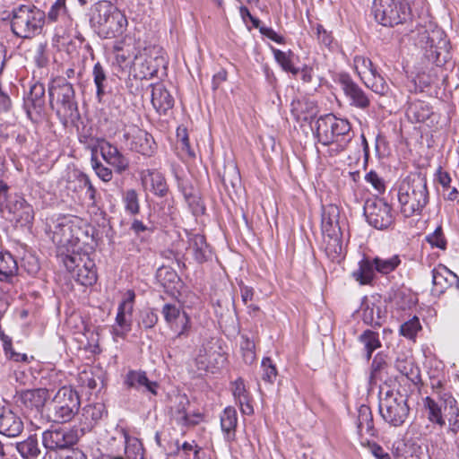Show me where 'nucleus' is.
<instances>
[{
    "label": "nucleus",
    "instance_id": "58",
    "mask_svg": "<svg viewBox=\"0 0 459 459\" xmlns=\"http://www.w3.org/2000/svg\"><path fill=\"white\" fill-rule=\"evenodd\" d=\"M92 168L95 170L97 176L104 182H108L112 179V171L110 169L105 167L96 159H91Z\"/></svg>",
    "mask_w": 459,
    "mask_h": 459
},
{
    "label": "nucleus",
    "instance_id": "52",
    "mask_svg": "<svg viewBox=\"0 0 459 459\" xmlns=\"http://www.w3.org/2000/svg\"><path fill=\"white\" fill-rule=\"evenodd\" d=\"M161 312L166 322L169 324L171 327H173L174 324H178L182 316L179 307L173 304H165Z\"/></svg>",
    "mask_w": 459,
    "mask_h": 459
},
{
    "label": "nucleus",
    "instance_id": "28",
    "mask_svg": "<svg viewBox=\"0 0 459 459\" xmlns=\"http://www.w3.org/2000/svg\"><path fill=\"white\" fill-rule=\"evenodd\" d=\"M394 368L413 384L420 381V369L415 366L411 358H408L403 354L397 356L394 361Z\"/></svg>",
    "mask_w": 459,
    "mask_h": 459
},
{
    "label": "nucleus",
    "instance_id": "59",
    "mask_svg": "<svg viewBox=\"0 0 459 459\" xmlns=\"http://www.w3.org/2000/svg\"><path fill=\"white\" fill-rule=\"evenodd\" d=\"M365 179L370 183L371 186L377 191L378 194H382L385 190V186L383 179L374 170L369 171Z\"/></svg>",
    "mask_w": 459,
    "mask_h": 459
},
{
    "label": "nucleus",
    "instance_id": "57",
    "mask_svg": "<svg viewBox=\"0 0 459 459\" xmlns=\"http://www.w3.org/2000/svg\"><path fill=\"white\" fill-rule=\"evenodd\" d=\"M459 412V409L456 406V401L454 397L448 395L443 398V419L446 420L450 416Z\"/></svg>",
    "mask_w": 459,
    "mask_h": 459
},
{
    "label": "nucleus",
    "instance_id": "5",
    "mask_svg": "<svg viewBox=\"0 0 459 459\" xmlns=\"http://www.w3.org/2000/svg\"><path fill=\"white\" fill-rule=\"evenodd\" d=\"M49 105L56 111L63 124L74 121L78 117L75 91L72 83L65 78L53 79L48 85Z\"/></svg>",
    "mask_w": 459,
    "mask_h": 459
},
{
    "label": "nucleus",
    "instance_id": "43",
    "mask_svg": "<svg viewBox=\"0 0 459 459\" xmlns=\"http://www.w3.org/2000/svg\"><path fill=\"white\" fill-rule=\"evenodd\" d=\"M125 455L126 459H144V449L141 441L133 437H125Z\"/></svg>",
    "mask_w": 459,
    "mask_h": 459
},
{
    "label": "nucleus",
    "instance_id": "10",
    "mask_svg": "<svg viewBox=\"0 0 459 459\" xmlns=\"http://www.w3.org/2000/svg\"><path fill=\"white\" fill-rule=\"evenodd\" d=\"M66 269L77 282L83 286H91L97 281L95 263L87 254H73L64 258Z\"/></svg>",
    "mask_w": 459,
    "mask_h": 459
},
{
    "label": "nucleus",
    "instance_id": "53",
    "mask_svg": "<svg viewBox=\"0 0 459 459\" xmlns=\"http://www.w3.org/2000/svg\"><path fill=\"white\" fill-rule=\"evenodd\" d=\"M420 324L419 318L414 316L409 321L403 323L400 326V333L409 339H412L416 336L418 331L420 329Z\"/></svg>",
    "mask_w": 459,
    "mask_h": 459
},
{
    "label": "nucleus",
    "instance_id": "62",
    "mask_svg": "<svg viewBox=\"0 0 459 459\" xmlns=\"http://www.w3.org/2000/svg\"><path fill=\"white\" fill-rule=\"evenodd\" d=\"M158 322V316L157 315L152 311H145L143 313L140 325L144 327L145 329H149L153 327Z\"/></svg>",
    "mask_w": 459,
    "mask_h": 459
},
{
    "label": "nucleus",
    "instance_id": "54",
    "mask_svg": "<svg viewBox=\"0 0 459 459\" xmlns=\"http://www.w3.org/2000/svg\"><path fill=\"white\" fill-rule=\"evenodd\" d=\"M4 351L5 357L15 362H28V356L25 353H20L13 350V344L10 339H4Z\"/></svg>",
    "mask_w": 459,
    "mask_h": 459
},
{
    "label": "nucleus",
    "instance_id": "46",
    "mask_svg": "<svg viewBox=\"0 0 459 459\" xmlns=\"http://www.w3.org/2000/svg\"><path fill=\"white\" fill-rule=\"evenodd\" d=\"M387 362L385 359V356L377 353L372 361L371 364V372H370V381L376 382L377 380H382L384 373H387Z\"/></svg>",
    "mask_w": 459,
    "mask_h": 459
},
{
    "label": "nucleus",
    "instance_id": "6",
    "mask_svg": "<svg viewBox=\"0 0 459 459\" xmlns=\"http://www.w3.org/2000/svg\"><path fill=\"white\" fill-rule=\"evenodd\" d=\"M116 60L120 65L134 63L138 65H146V71H143V76H154L159 68L165 65V59L162 55V49L158 47L145 48L143 53L131 50L129 45L116 48Z\"/></svg>",
    "mask_w": 459,
    "mask_h": 459
},
{
    "label": "nucleus",
    "instance_id": "32",
    "mask_svg": "<svg viewBox=\"0 0 459 459\" xmlns=\"http://www.w3.org/2000/svg\"><path fill=\"white\" fill-rule=\"evenodd\" d=\"M17 273V261L11 253L5 251L0 255V281L13 283Z\"/></svg>",
    "mask_w": 459,
    "mask_h": 459
},
{
    "label": "nucleus",
    "instance_id": "3",
    "mask_svg": "<svg viewBox=\"0 0 459 459\" xmlns=\"http://www.w3.org/2000/svg\"><path fill=\"white\" fill-rule=\"evenodd\" d=\"M398 201L404 217L420 214L429 203L426 178L421 174H414L403 179L399 186Z\"/></svg>",
    "mask_w": 459,
    "mask_h": 459
},
{
    "label": "nucleus",
    "instance_id": "42",
    "mask_svg": "<svg viewBox=\"0 0 459 459\" xmlns=\"http://www.w3.org/2000/svg\"><path fill=\"white\" fill-rule=\"evenodd\" d=\"M359 340L364 344L366 350V359L369 360L372 353L381 347V342L377 332L366 330L359 335Z\"/></svg>",
    "mask_w": 459,
    "mask_h": 459
},
{
    "label": "nucleus",
    "instance_id": "16",
    "mask_svg": "<svg viewBox=\"0 0 459 459\" xmlns=\"http://www.w3.org/2000/svg\"><path fill=\"white\" fill-rule=\"evenodd\" d=\"M107 414L106 406L102 403L85 405L79 417L81 430L91 431Z\"/></svg>",
    "mask_w": 459,
    "mask_h": 459
},
{
    "label": "nucleus",
    "instance_id": "40",
    "mask_svg": "<svg viewBox=\"0 0 459 459\" xmlns=\"http://www.w3.org/2000/svg\"><path fill=\"white\" fill-rule=\"evenodd\" d=\"M373 260L377 273L382 275H386L394 272L402 263L398 255H394L389 257L375 256Z\"/></svg>",
    "mask_w": 459,
    "mask_h": 459
},
{
    "label": "nucleus",
    "instance_id": "26",
    "mask_svg": "<svg viewBox=\"0 0 459 459\" xmlns=\"http://www.w3.org/2000/svg\"><path fill=\"white\" fill-rule=\"evenodd\" d=\"M128 298L123 300L117 308L116 316V324L119 327H123L126 331H131L132 313L134 308V291H128Z\"/></svg>",
    "mask_w": 459,
    "mask_h": 459
},
{
    "label": "nucleus",
    "instance_id": "22",
    "mask_svg": "<svg viewBox=\"0 0 459 459\" xmlns=\"http://www.w3.org/2000/svg\"><path fill=\"white\" fill-rule=\"evenodd\" d=\"M125 384L143 393L149 392L153 395L158 394V383L149 380L144 371L130 370L126 376Z\"/></svg>",
    "mask_w": 459,
    "mask_h": 459
},
{
    "label": "nucleus",
    "instance_id": "51",
    "mask_svg": "<svg viewBox=\"0 0 459 459\" xmlns=\"http://www.w3.org/2000/svg\"><path fill=\"white\" fill-rule=\"evenodd\" d=\"M426 241L432 247L445 250L446 248V239L445 238L443 229L441 226L436 228V230L426 236Z\"/></svg>",
    "mask_w": 459,
    "mask_h": 459
},
{
    "label": "nucleus",
    "instance_id": "11",
    "mask_svg": "<svg viewBox=\"0 0 459 459\" xmlns=\"http://www.w3.org/2000/svg\"><path fill=\"white\" fill-rule=\"evenodd\" d=\"M421 48L424 49L426 58L436 64L442 65L446 62L448 56L447 40L444 37L441 30H425L421 32Z\"/></svg>",
    "mask_w": 459,
    "mask_h": 459
},
{
    "label": "nucleus",
    "instance_id": "12",
    "mask_svg": "<svg viewBox=\"0 0 459 459\" xmlns=\"http://www.w3.org/2000/svg\"><path fill=\"white\" fill-rule=\"evenodd\" d=\"M364 214L368 224L377 230L387 229L394 221L391 205L378 197L369 198L366 201Z\"/></svg>",
    "mask_w": 459,
    "mask_h": 459
},
{
    "label": "nucleus",
    "instance_id": "1",
    "mask_svg": "<svg viewBox=\"0 0 459 459\" xmlns=\"http://www.w3.org/2000/svg\"><path fill=\"white\" fill-rule=\"evenodd\" d=\"M315 135L321 144L328 147L327 153L331 157L344 152L353 138L349 121L333 114L317 119Z\"/></svg>",
    "mask_w": 459,
    "mask_h": 459
},
{
    "label": "nucleus",
    "instance_id": "31",
    "mask_svg": "<svg viewBox=\"0 0 459 459\" xmlns=\"http://www.w3.org/2000/svg\"><path fill=\"white\" fill-rule=\"evenodd\" d=\"M15 448L22 459H38L41 454L36 435H30L26 439L17 442Z\"/></svg>",
    "mask_w": 459,
    "mask_h": 459
},
{
    "label": "nucleus",
    "instance_id": "9",
    "mask_svg": "<svg viewBox=\"0 0 459 459\" xmlns=\"http://www.w3.org/2000/svg\"><path fill=\"white\" fill-rule=\"evenodd\" d=\"M379 412L382 418L394 427L403 424L408 414L409 406L406 398L398 392L388 390L380 396Z\"/></svg>",
    "mask_w": 459,
    "mask_h": 459
},
{
    "label": "nucleus",
    "instance_id": "55",
    "mask_svg": "<svg viewBox=\"0 0 459 459\" xmlns=\"http://www.w3.org/2000/svg\"><path fill=\"white\" fill-rule=\"evenodd\" d=\"M263 369L262 378L270 384L273 383L277 377V369L270 358H264L261 363Z\"/></svg>",
    "mask_w": 459,
    "mask_h": 459
},
{
    "label": "nucleus",
    "instance_id": "19",
    "mask_svg": "<svg viewBox=\"0 0 459 459\" xmlns=\"http://www.w3.org/2000/svg\"><path fill=\"white\" fill-rule=\"evenodd\" d=\"M100 147L102 158L108 164L114 168L116 172L121 174L129 168V160L117 146L108 142H103Z\"/></svg>",
    "mask_w": 459,
    "mask_h": 459
},
{
    "label": "nucleus",
    "instance_id": "61",
    "mask_svg": "<svg viewBox=\"0 0 459 459\" xmlns=\"http://www.w3.org/2000/svg\"><path fill=\"white\" fill-rule=\"evenodd\" d=\"M178 137L179 139L178 141L180 143L182 151H185L190 157H195V154L191 149L188 135L185 128L182 130L179 128L178 129Z\"/></svg>",
    "mask_w": 459,
    "mask_h": 459
},
{
    "label": "nucleus",
    "instance_id": "4",
    "mask_svg": "<svg viewBox=\"0 0 459 459\" xmlns=\"http://www.w3.org/2000/svg\"><path fill=\"white\" fill-rule=\"evenodd\" d=\"M12 32L22 39H31L39 34L46 22V13L32 4H20L9 14Z\"/></svg>",
    "mask_w": 459,
    "mask_h": 459
},
{
    "label": "nucleus",
    "instance_id": "39",
    "mask_svg": "<svg viewBox=\"0 0 459 459\" xmlns=\"http://www.w3.org/2000/svg\"><path fill=\"white\" fill-rule=\"evenodd\" d=\"M353 64L355 71L364 83L366 81H369L377 71V67L373 65L372 61L363 56H356L353 59Z\"/></svg>",
    "mask_w": 459,
    "mask_h": 459
},
{
    "label": "nucleus",
    "instance_id": "33",
    "mask_svg": "<svg viewBox=\"0 0 459 459\" xmlns=\"http://www.w3.org/2000/svg\"><path fill=\"white\" fill-rule=\"evenodd\" d=\"M376 272L373 258L365 257L359 263V268L352 273V277L361 285H367L372 282Z\"/></svg>",
    "mask_w": 459,
    "mask_h": 459
},
{
    "label": "nucleus",
    "instance_id": "15",
    "mask_svg": "<svg viewBox=\"0 0 459 459\" xmlns=\"http://www.w3.org/2000/svg\"><path fill=\"white\" fill-rule=\"evenodd\" d=\"M339 82L351 106L360 109H367L370 106L371 101L368 96L349 74H341Z\"/></svg>",
    "mask_w": 459,
    "mask_h": 459
},
{
    "label": "nucleus",
    "instance_id": "24",
    "mask_svg": "<svg viewBox=\"0 0 459 459\" xmlns=\"http://www.w3.org/2000/svg\"><path fill=\"white\" fill-rule=\"evenodd\" d=\"M152 103L160 113L165 114L174 106V99L168 90L160 83L152 85Z\"/></svg>",
    "mask_w": 459,
    "mask_h": 459
},
{
    "label": "nucleus",
    "instance_id": "38",
    "mask_svg": "<svg viewBox=\"0 0 459 459\" xmlns=\"http://www.w3.org/2000/svg\"><path fill=\"white\" fill-rule=\"evenodd\" d=\"M424 407L428 410V418L431 422L439 426L446 424L443 419V398H440L439 401H435L428 396L424 399Z\"/></svg>",
    "mask_w": 459,
    "mask_h": 459
},
{
    "label": "nucleus",
    "instance_id": "23",
    "mask_svg": "<svg viewBox=\"0 0 459 459\" xmlns=\"http://www.w3.org/2000/svg\"><path fill=\"white\" fill-rule=\"evenodd\" d=\"M5 209H8L10 212L13 213L16 221L22 225L30 224L34 219L32 206L22 196H16L13 202L10 204L7 203Z\"/></svg>",
    "mask_w": 459,
    "mask_h": 459
},
{
    "label": "nucleus",
    "instance_id": "29",
    "mask_svg": "<svg viewBox=\"0 0 459 459\" xmlns=\"http://www.w3.org/2000/svg\"><path fill=\"white\" fill-rule=\"evenodd\" d=\"M238 425V414L235 408L228 406L221 415V427L227 441L235 439L236 428Z\"/></svg>",
    "mask_w": 459,
    "mask_h": 459
},
{
    "label": "nucleus",
    "instance_id": "44",
    "mask_svg": "<svg viewBox=\"0 0 459 459\" xmlns=\"http://www.w3.org/2000/svg\"><path fill=\"white\" fill-rule=\"evenodd\" d=\"M273 56L277 63L285 71L297 76L299 69L293 65L294 54L291 51L284 52L280 49H273Z\"/></svg>",
    "mask_w": 459,
    "mask_h": 459
},
{
    "label": "nucleus",
    "instance_id": "36",
    "mask_svg": "<svg viewBox=\"0 0 459 459\" xmlns=\"http://www.w3.org/2000/svg\"><path fill=\"white\" fill-rule=\"evenodd\" d=\"M325 242V250L327 256L332 260H338L342 257V233H329L323 235Z\"/></svg>",
    "mask_w": 459,
    "mask_h": 459
},
{
    "label": "nucleus",
    "instance_id": "45",
    "mask_svg": "<svg viewBox=\"0 0 459 459\" xmlns=\"http://www.w3.org/2000/svg\"><path fill=\"white\" fill-rule=\"evenodd\" d=\"M92 76L97 90L96 95L97 98L100 100L106 92L105 89L107 84V74L100 63L98 62L94 65L92 70Z\"/></svg>",
    "mask_w": 459,
    "mask_h": 459
},
{
    "label": "nucleus",
    "instance_id": "30",
    "mask_svg": "<svg viewBox=\"0 0 459 459\" xmlns=\"http://www.w3.org/2000/svg\"><path fill=\"white\" fill-rule=\"evenodd\" d=\"M232 392L236 402L238 403L243 414L250 415L254 412L253 406L250 403V394L247 392L244 380L238 378L232 386Z\"/></svg>",
    "mask_w": 459,
    "mask_h": 459
},
{
    "label": "nucleus",
    "instance_id": "50",
    "mask_svg": "<svg viewBox=\"0 0 459 459\" xmlns=\"http://www.w3.org/2000/svg\"><path fill=\"white\" fill-rule=\"evenodd\" d=\"M123 203L125 204L126 211L130 214L135 215L139 212L140 206L138 195L135 190H127L123 195Z\"/></svg>",
    "mask_w": 459,
    "mask_h": 459
},
{
    "label": "nucleus",
    "instance_id": "63",
    "mask_svg": "<svg viewBox=\"0 0 459 459\" xmlns=\"http://www.w3.org/2000/svg\"><path fill=\"white\" fill-rule=\"evenodd\" d=\"M318 42L325 47H330L333 42L331 33L327 32L321 24L316 27Z\"/></svg>",
    "mask_w": 459,
    "mask_h": 459
},
{
    "label": "nucleus",
    "instance_id": "35",
    "mask_svg": "<svg viewBox=\"0 0 459 459\" xmlns=\"http://www.w3.org/2000/svg\"><path fill=\"white\" fill-rule=\"evenodd\" d=\"M356 424L359 435L362 436L364 432L369 436L375 435L373 416L368 405H360L358 409Z\"/></svg>",
    "mask_w": 459,
    "mask_h": 459
},
{
    "label": "nucleus",
    "instance_id": "48",
    "mask_svg": "<svg viewBox=\"0 0 459 459\" xmlns=\"http://www.w3.org/2000/svg\"><path fill=\"white\" fill-rule=\"evenodd\" d=\"M364 84L377 94L382 96L386 95L389 91L388 84L377 70L371 76V79L369 81H366Z\"/></svg>",
    "mask_w": 459,
    "mask_h": 459
},
{
    "label": "nucleus",
    "instance_id": "56",
    "mask_svg": "<svg viewBox=\"0 0 459 459\" xmlns=\"http://www.w3.org/2000/svg\"><path fill=\"white\" fill-rule=\"evenodd\" d=\"M77 180L80 187L85 188L86 195L91 201V204H94L96 203V189L91 184L89 177L84 173H79L77 175Z\"/></svg>",
    "mask_w": 459,
    "mask_h": 459
},
{
    "label": "nucleus",
    "instance_id": "18",
    "mask_svg": "<svg viewBox=\"0 0 459 459\" xmlns=\"http://www.w3.org/2000/svg\"><path fill=\"white\" fill-rule=\"evenodd\" d=\"M49 398V392L46 388L26 390L21 394V402L24 408L37 416L40 413Z\"/></svg>",
    "mask_w": 459,
    "mask_h": 459
},
{
    "label": "nucleus",
    "instance_id": "64",
    "mask_svg": "<svg viewBox=\"0 0 459 459\" xmlns=\"http://www.w3.org/2000/svg\"><path fill=\"white\" fill-rule=\"evenodd\" d=\"M10 186L8 184L0 178V212H3L7 207L9 198Z\"/></svg>",
    "mask_w": 459,
    "mask_h": 459
},
{
    "label": "nucleus",
    "instance_id": "41",
    "mask_svg": "<svg viewBox=\"0 0 459 459\" xmlns=\"http://www.w3.org/2000/svg\"><path fill=\"white\" fill-rule=\"evenodd\" d=\"M48 19L51 22L62 21L65 25L72 23V19L65 6V0H56L48 13Z\"/></svg>",
    "mask_w": 459,
    "mask_h": 459
},
{
    "label": "nucleus",
    "instance_id": "34",
    "mask_svg": "<svg viewBox=\"0 0 459 459\" xmlns=\"http://www.w3.org/2000/svg\"><path fill=\"white\" fill-rule=\"evenodd\" d=\"M143 180L144 182H151V190L155 195L163 197L167 195L169 187L166 179L161 173L156 170L147 169L143 173Z\"/></svg>",
    "mask_w": 459,
    "mask_h": 459
},
{
    "label": "nucleus",
    "instance_id": "17",
    "mask_svg": "<svg viewBox=\"0 0 459 459\" xmlns=\"http://www.w3.org/2000/svg\"><path fill=\"white\" fill-rule=\"evenodd\" d=\"M362 320L366 325L380 327L385 322L386 309L380 300H365L362 303Z\"/></svg>",
    "mask_w": 459,
    "mask_h": 459
},
{
    "label": "nucleus",
    "instance_id": "13",
    "mask_svg": "<svg viewBox=\"0 0 459 459\" xmlns=\"http://www.w3.org/2000/svg\"><path fill=\"white\" fill-rule=\"evenodd\" d=\"M41 440L46 450L57 452L73 447L77 443V436L73 430L56 428L45 430Z\"/></svg>",
    "mask_w": 459,
    "mask_h": 459
},
{
    "label": "nucleus",
    "instance_id": "8",
    "mask_svg": "<svg viewBox=\"0 0 459 459\" xmlns=\"http://www.w3.org/2000/svg\"><path fill=\"white\" fill-rule=\"evenodd\" d=\"M80 396L69 386L61 387L50 403V419L56 423H66L79 412Z\"/></svg>",
    "mask_w": 459,
    "mask_h": 459
},
{
    "label": "nucleus",
    "instance_id": "60",
    "mask_svg": "<svg viewBox=\"0 0 459 459\" xmlns=\"http://www.w3.org/2000/svg\"><path fill=\"white\" fill-rule=\"evenodd\" d=\"M175 325L177 326H180V329L178 332V333L175 337V340L181 339L184 336H187L188 332L191 327V325H190V318L186 313L183 312L182 316L180 317V320L178 322V324H175Z\"/></svg>",
    "mask_w": 459,
    "mask_h": 459
},
{
    "label": "nucleus",
    "instance_id": "20",
    "mask_svg": "<svg viewBox=\"0 0 459 459\" xmlns=\"http://www.w3.org/2000/svg\"><path fill=\"white\" fill-rule=\"evenodd\" d=\"M432 283L436 292L443 293L449 287L458 288L459 278L446 266L439 264L432 270Z\"/></svg>",
    "mask_w": 459,
    "mask_h": 459
},
{
    "label": "nucleus",
    "instance_id": "7",
    "mask_svg": "<svg viewBox=\"0 0 459 459\" xmlns=\"http://www.w3.org/2000/svg\"><path fill=\"white\" fill-rule=\"evenodd\" d=\"M372 13L379 24L388 27L404 23L411 17L406 0H374Z\"/></svg>",
    "mask_w": 459,
    "mask_h": 459
},
{
    "label": "nucleus",
    "instance_id": "27",
    "mask_svg": "<svg viewBox=\"0 0 459 459\" xmlns=\"http://www.w3.org/2000/svg\"><path fill=\"white\" fill-rule=\"evenodd\" d=\"M188 248L192 251L195 261L203 264L211 256L209 245L206 243L204 236L201 234H193L189 237Z\"/></svg>",
    "mask_w": 459,
    "mask_h": 459
},
{
    "label": "nucleus",
    "instance_id": "49",
    "mask_svg": "<svg viewBox=\"0 0 459 459\" xmlns=\"http://www.w3.org/2000/svg\"><path fill=\"white\" fill-rule=\"evenodd\" d=\"M178 404L172 408V414L178 423L182 425H190L193 422L189 420L188 415L186 414V405L188 404V400L186 396H178Z\"/></svg>",
    "mask_w": 459,
    "mask_h": 459
},
{
    "label": "nucleus",
    "instance_id": "2",
    "mask_svg": "<svg viewBox=\"0 0 459 459\" xmlns=\"http://www.w3.org/2000/svg\"><path fill=\"white\" fill-rule=\"evenodd\" d=\"M90 23L100 37L113 39L123 34L127 20L110 2L100 1L91 9Z\"/></svg>",
    "mask_w": 459,
    "mask_h": 459
},
{
    "label": "nucleus",
    "instance_id": "21",
    "mask_svg": "<svg viewBox=\"0 0 459 459\" xmlns=\"http://www.w3.org/2000/svg\"><path fill=\"white\" fill-rule=\"evenodd\" d=\"M23 421L11 410L0 411V434L8 437H18L23 430Z\"/></svg>",
    "mask_w": 459,
    "mask_h": 459
},
{
    "label": "nucleus",
    "instance_id": "25",
    "mask_svg": "<svg viewBox=\"0 0 459 459\" xmlns=\"http://www.w3.org/2000/svg\"><path fill=\"white\" fill-rule=\"evenodd\" d=\"M340 210L335 204H328L322 208V232L323 235L341 232L339 225Z\"/></svg>",
    "mask_w": 459,
    "mask_h": 459
},
{
    "label": "nucleus",
    "instance_id": "14",
    "mask_svg": "<svg viewBox=\"0 0 459 459\" xmlns=\"http://www.w3.org/2000/svg\"><path fill=\"white\" fill-rule=\"evenodd\" d=\"M125 140L131 142L129 147L132 151L137 152L144 156H152L155 152V142L153 137L146 131L133 126L129 131L124 133Z\"/></svg>",
    "mask_w": 459,
    "mask_h": 459
},
{
    "label": "nucleus",
    "instance_id": "47",
    "mask_svg": "<svg viewBox=\"0 0 459 459\" xmlns=\"http://www.w3.org/2000/svg\"><path fill=\"white\" fill-rule=\"evenodd\" d=\"M178 455L183 456L185 459H202L204 452L195 441H192L184 442L181 446L178 445Z\"/></svg>",
    "mask_w": 459,
    "mask_h": 459
},
{
    "label": "nucleus",
    "instance_id": "37",
    "mask_svg": "<svg viewBox=\"0 0 459 459\" xmlns=\"http://www.w3.org/2000/svg\"><path fill=\"white\" fill-rule=\"evenodd\" d=\"M25 103L28 108H32L37 113L42 111L45 106V87L42 83L37 82L30 87Z\"/></svg>",
    "mask_w": 459,
    "mask_h": 459
}]
</instances>
